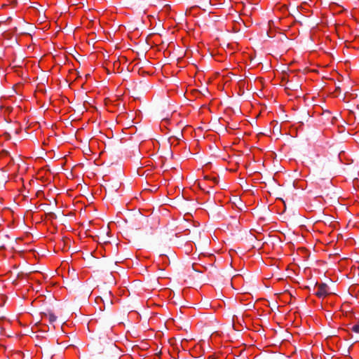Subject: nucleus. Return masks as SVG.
<instances>
[{
	"label": "nucleus",
	"instance_id": "f257e3e1",
	"mask_svg": "<svg viewBox=\"0 0 359 359\" xmlns=\"http://www.w3.org/2000/svg\"><path fill=\"white\" fill-rule=\"evenodd\" d=\"M329 287L325 283H321L318 285V291L316 292V295L319 298L325 297L330 294Z\"/></svg>",
	"mask_w": 359,
	"mask_h": 359
},
{
	"label": "nucleus",
	"instance_id": "f03ea898",
	"mask_svg": "<svg viewBox=\"0 0 359 359\" xmlns=\"http://www.w3.org/2000/svg\"><path fill=\"white\" fill-rule=\"evenodd\" d=\"M42 318H48L50 323H53L57 320V316L50 310H48L46 312H43Z\"/></svg>",
	"mask_w": 359,
	"mask_h": 359
},
{
	"label": "nucleus",
	"instance_id": "7ed1b4c3",
	"mask_svg": "<svg viewBox=\"0 0 359 359\" xmlns=\"http://www.w3.org/2000/svg\"><path fill=\"white\" fill-rule=\"evenodd\" d=\"M211 180H212L213 181V182H215V183H217V182H218V180H217V179L216 177H212Z\"/></svg>",
	"mask_w": 359,
	"mask_h": 359
},
{
	"label": "nucleus",
	"instance_id": "20e7f679",
	"mask_svg": "<svg viewBox=\"0 0 359 359\" xmlns=\"http://www.w3.org/2000/svg\"><path fill=\"white\" fill-rule=\"evenodd\" d=\"M107 303H108V304H109V305H110V304L112 303V302H111V300L109 299V301L107 302Z\"/></svg>",
	"mask_w": 359,
	"mask_h": 359
},
{
	"label": "nucleus",
	"instance_id": "39448f33",
	"mask_svg": "<svg viewBox=\"0 0 359 359\" xmlns=\"http://www.w3.org/2000/svg\"><path fill=\"white\" fill-rule=\"evenodd\" d=\"M0 248H4V245H1Z\"/></svg>",
	"mask_w": 359,
	"mask_h": 359
}]
</instances>
